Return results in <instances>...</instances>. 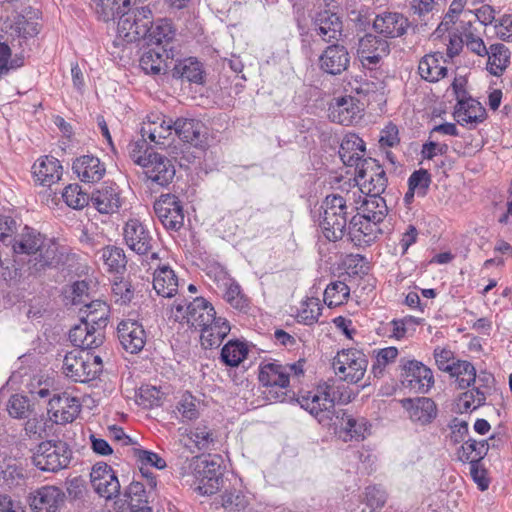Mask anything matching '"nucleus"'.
Here are the masks:
<instances>
[{
  "instance_id": "obj_1",
  "label": "nucleus",
  "mask_w": 512,
  "mask_h": 512,
  "mask_svg": "<svg viewBox=\"0 0 512 512\" xmlns=\"http://www.w3.org/2000/svg\"><path fill=\"white\" fill-rule=\"evenodd\" d=\"M9 246L15 263L27 264L31 274H37L61 262L58 245L36 229L24 226L13 235Z\"/></svg>"
},
{
  "instance_id": "obj_2",
  "label": "nucleus",
  "mask_w": 512,
  "mask_h": 512,
  "mask_svg": "<svg viewBox=\"0 0 512 512\" xmlns=\"http://www.w3.org/2000/svg\"><path fill=\"white\" fill-rule=\"evenodd\" d=\"M81 321L69 332V339L75 347L94 349L104 342L109 306L102 300L91 301L80 309Z\"/></svg>"
},
{
  "instance_id": "obj_3",
  "label": "nucleus",
  "mask_w": 512,
  "mask_h": 512,
  "mask_svg": "<svg viewBox=\"0 0 512 512\" xmlns=\"http://www.w3.org/2000/svg\"><path fill=\"white\" fill-rule=\"evenodd\" d=\"M336 401L348 403L350 395L341 391L339 385L329 382L319 385L315 391H310L298 398L300 406L315 416L319 423H325L332 419V415L335 414Z\"/></svg>"
},
{
  "instance_id": "obj_4",
  "label": "nucleus",
  "mask_w": 512,
  "mask_h": 512,
  "mask_svg": "<svg viewBox=\"0 0 512 512\" xmlns=\"http://www.w3.org/2000/svg\"><path fill=\"white\" fill-rule=\"evenodd\" d=\"M323 214L320 227L329 241H337L344 236L347 226V201L341 195H328L322 204Z\"/></svg>"
},
{
  "instance_id": "obj_5",
  "label": "nucleus",
  "mask_w": 512,
  "mask_h": 512,
  "mask_svg": "<svg viewBox=\"0 0 512 512\" xmlns=\"http://www.w3.org/2000/svg\"><path fill=\"white\" fill-rule=\"evenodd\" d=\"M152 24V12L147 6L128 9L118 17L117 40L134 43L145 39Z\"/></svg>"
},
{
  "instance_id": "obj_6",
  "label": "nucleus",
  "mask_w": 512,
  "mask_h": 512,
  "mask_svg": "<svg viewBox=\"0 0 512 512\" xmlns=\"http://www.w3.org/2000/svg\"><path fill=\"white\" fill-rule=\"evenodd\" d=\"M356 209L358 213L351 218L350 227L364 235L373 233L372 225L383 222L388 213L386 201L379 195H366Z\"/></svg>"
},
{
  "instance_id": "obj_7",
  "label": "nucleus",
  "mask_w": 512,
  "mask_h": 512,
  "mask_svg": "<svg viewBox=\"0 0 512 512\" xmlns=\"http://www.w3.org/2000/svg\"><path fill=\"white\" fill-rule=\"evenodd\" d=\"M71 458L72 451L66 442L49 440L38 445L33 463L40 470L57 472L66 468Z\"/></svg>"
},
{
  "instance_id": "obj_8",
  "label": "nucleus",
  "mask_w": 512,
  "mask_h": 512,
  "mask_svg": "<svg viewBox=\"0 0 512 512\" xmlns=\"http://www.w3.org/2000/svg\"><path fill=\"white\" fill-rule=\"evenodd\" d=\"M123 236L126 245L140 256H146L151 260H159L156 251L157 240L151 231L138 219H129L123 228Z\"/></svg>"
},
{
  "instance_id": "obj_9",
  "label": "nucleus",
  "mask_w": 512,
  "mask_h": 512,
  "mask_svg": "<svg viewBox=\"0 0 512 512\" xmlns=\"http://www.w3.org/2000/svg\"><path fill=\"white\" fill-rule=\"evenodd\" d=\"M175 320L186 319V322L195 329L202 330L215 321L216 312L210 302L203 297H196L189 304L175 302Z\"/></svg>"
},
{
  "instance_id": "obj_10",
  "label": "nucleus",
  "mask_w": 512,
  "mask_h": 512,
  "mask_svg": "<svg viewBox=\"0 0 512 512\" xmlns=\"http://www.w3.org/2000/svg\"><path fill=\"white\" fill-rule=\"evenodd\" d=\"M332 365L340 380L358 383L365 375L368 360L363 352L356 349H347L339 352L334 357Z\"/></svg>"
},
{
  "instance_id": "obj_11",
  "label": "nucleus",
  "mask_w": 512,
  "mask_h": 512,
  "mask_svg": "<svg viewBox=\"0 0 512 512\" xmlns=\"http://www.w3.org/2000/svg\"><path fill=\"white\" fill-rule=\"evenodd\" d=\"M286 370L287 368L277 362L261 365L258 378L266 387L264 394L269 401L283 402L285 400L286 389L289 385Z\"/></svg>"
},
{
  "instance_id": "obj_12",
  "label": "nucleus",
  "mask_w": 512,
  "mask_h": 512,
  "mask_svg": "<svg viewBox=\"0 0 512 512\" xmlns=\"http://www.w3.org/2000/svg\"><path fill=\"white\" fill-rule=\"evenodd\" d=\"M192 465L193 474L199 482L197 490L203 495L216 493L223 482L220 458H196Z\"/></svg>"
},
{
  "instance_id": "obj_13",
  "label": "nucleus",
  "mask_w": 512,
  "mask_h": 512,
  "mask_svg": "<svg viewBox=\"0 0 512 512\" xmlns=\"http://www.w3.org/2000/svg\"><path fill=\"white\" fill-rule=\"evenodd\" d=\"M400 379L405 388L416 393H427L434 384L430 368L416 360H400Z\"/></svg>"
},
{
  "instance_id": "obj_14",
  "label": "nucleus",
  "mask_w": 512,
  "mask_h": 512,
  "mask_svg": "<svg viewBox=\"0 0 512 512\" xmlns=\"http://www.w3.org/2000/svg\"><path fill=\"white\" fill-rule=\"evenodd\" d=\"M356 180L361 186V192H365L367 195L381 196L388 183L384 169L373 158L362 161L359 169L356 170Z\"/></svg>"
},
{
  "instance_id": "obj_15",
  "label": "nucleus",
  "mask_w": 512,
  "mask_h": 512,
  "mask_svg": "<svg viewBox=\"0 0 512 512\" xmlns=\"http://www.w3.org/2000/svg\"><path fill=\"white\" fill-rule=\"evenodd\" d=\"M142 168L150 188L155 185L165 187L172 182L175 176V167L171 160L155 152L150 153V158Z\"/></svg>"
},
{
  "instance_id": "obj_16",
  "label": "nucleus",
  "mask_w": 512,
  "mask_h": 512,
  "mask_svg": "<svg viewBox=\"0 0 512 512\" xmlns=\"http://www.w3.org/2000/svg\"><path fill=\"white\" fill-rule=\"evenodd\" d=\"M86 349L74 350L65 355L63 361L64 374L75 382H89L96 377V371L90 364V353Z\"/></svg>"
},
{
  "instance_id": "obj_17",
  "label": "nucleus",
  "mask_w": 512,
  "mask_h": 512,
  "mask_svg": "<svg viewBox=\"0 0 512 512\" xmlns=\"http://www.w3.org/2000/svg\"><path fill=\"white\" fill-rule=\"evenodd\" d=\"M90 477L91 484L99 496L110 500L120 495L119 480L108 464L97 463L94 465Z\"/></svg>"
},
{
  "instance_id": "obj_18",
  "label": "nucleus",
  "mask_w": 512,
  "mask_h": 512,
  "mask_svg": "<svg viewBox=\"0 0 512 512\" xmlns=\"http://www.w3.org/2000/svg\"><path fill=\"white\" fill-rule=\"evenodd\" d=\"M80 410L79 400L63 393L62 395H54L49 400L47 414L53 423L66 424L73 422Z\"/></svg>"
},
{
  "instance_id": "obj_19",
  "label": "nucleus",
  "mask_w": 512,
  "mask_h": 512,
  "mask_svg": "<svg viewBox=\"0 0 512 512\" xmlns=\"http://www.w3.org/2000/svg\"><path fill=\"white\" fill-rule=\"evenodd\" d=\"M358 56L364 67L371 68L390 52L389 42L374 34H365L358 45Z\"/></svg>"
},
{
  "instance_id": "obj_20",
  "label": "nucleus",
  "mask_w": 512,
  "mask_h": 512,
  "mask_svg": "<svg viewBox=\"0 0 512 512\" xmlns=\"http://www.w3.org/2000/svg\"><path fill=\"white\" fill-rule=\"evenodd\" d=\"M154 210L161 223L167 228L178 230L184 222L180 201L175 195L165 194L154 203Z\"/></svg>"
},
{
  "instance_id": "obj_21",
  "label": "nucleus",
  "mask_w": 512,
  "mask_h": 512,
  "mask_svg": "<svg viewBox=\"0 0 512 512\" xmlns=\"http://www.w3.org/2000/svg\"><path fill=\"white\" fill-rule=\"evenodd\" d=\"M118 338L122 347L129 353L140 352L146 342L145 330L138 321L126 319L119 323Z\"/></svg>"
},
{
  "instance_id": "obj_22",
  "label": "nucleus",
  "mask_w": 512,
  "mask_h": 512,
  "mask_svg": "<svg viewBox=\"0 0 512 512\" xmlns=\"http://www.w3.org/2000/svg\"><path fill=\"white\" fill-rule=\"evenodd\" d=\"M350 63V55L344 45H329L319 56V67L322 71L338 75L345 71Z\"/></svg>"
},
{
  "instance_id": "obj_23",
  "label": "nucleus",
  "mask_w": 512,
  "mask_h": 512,
  "mask_svg": "<svg viewBox=\"0 0 512 512\" xmlns=\"http://www.w3.org/2000/svg\"><path fill=\"white\" fill-rule=\"evenodd\" d=\"M408 27V19L397 12H384L377 15L373 21L374 31L386 40L403 36Z\"/></svg>"
},
{
  "instance_id": "obj_24",
  "label": "nucleus",
  "mask_w": 512,
  "mask_h": 512,
  "mask_svg": "<svg viewBox=\"0 0 512 512\" xmlns=\"http://www.w3.org/2000/svg\"><path fill=\"white\" fill-rule=\"evenodd\" d=\"M65 493L57 486H43L32 493L31 507L35 512H56L64 503Z\"/></svg>"
},
{
  "instance_id": "obj_25",
  "label": "nucleus",
  "mask_w": 512,
  "mask_h": 512,
  "mask_svg": "<svg viewBox=\"0 0 512 512\" xmlns=\"http://www.w3.org/2000/svg\"><path fill=\"white\" fill-rule=\"evenodd\" d=\"M329 118L338 124L349 126L361 118L360 102L351 96L340 97L331 105Z\"/></svg>"
},
{
  "instance_id": "obj_26",
  "label": "nucleus",
  "mask_w": 512,
  "mask_h": 512,
  "mask_svg": "<svg viewBox=\"0 0 512 512\" xmlns=\"http://www.w3.org/2000/svg\"><path fill=\"white\" fill-rule=\"evenodd\" d=\"M175 35L176 32L171 21L160 19L154 24L149 25V33L145 39H147L150 44L161 46L167 58H173L175 49L173 41Z\"/></svg>"
},
{
  "instance_id": "obj_27",
  "label": "nucleus",
  "mask_w": 512,
  "mask_h": 512,
  "mask_svg": "<svg viewBox=\"0 0 512 512\" xmlns=\"http://www.w3.org/2000/svg\"><path fill=\"white\" fill-rule=\"evenodd\" d=\"M409 418L421 425L430 423L437 415L435 402L427 397L405 398L400 401Z\"/></svg>"
},
{
  "instance_id": "obj_28",
  "label": "nucleus",
  "mask_w": 512,
  "mask_h": 512,
  "mask_svg": "<svg viewBox=\"0 0 512 512\" xmlns=\"http://www.w3.org/2000/svg\"><path fill=\"white\" fill-rule=\"evenodd\" d=\"M366 152L365 142L356 134L349 133L343 138L339 155L346 166L355 167L356 170L362 164Z\"/></svg>"
},
{
  "instance_id": "obj_29",
  "label": "nucleus",
  "mask_w": 512,
  "mask_h": 512,
  "mask_svg": "<svg viewBox=\"0 0 512 512\" xmlns=\"http://www.w3.org/2000/svg\"><path fill=\"white\" fill-rule=\"evenodd\" d=\"M72 169L81 181L88 183L100 181L106 172L104 163L93 155H84L77 158L73 162Z\"/></svg>"
},
{
  "instance_id": "obj_30",
  "label": "nucleus",
  "mask_w": 512,
  "mask_h": 512,
  "mask_svg": "<svg viewBox=\"0 0 512 512\" xmlns=\"http://www.w3.org/2000/svg\"><path fill=\"white\" fill-rule=\"evenodd\" d=\"M342 21L330 11L320 12L315 19V32L325 42H338L342 37Z\"/></svg>"
},
{
  "instance_id": "obj_31",
  "label": "nucleus",
  "mask_w": 512,
  "mask_h": 512,
  "mask_svg": "<svg viewBox=\"0 0 512 512\" xmlns=\"http://www.w3.org/2000/svg\"><path fill=\"white\" fill-rule=\"evenodd\" d=\"M454 118L460 125L481 123L486 118V110L475 99H459L454 110Z\"/></svg>"
},
{
  "instance_id": "obj_32",
  "label": "nucleus",
  "mask_w": 512,
  "mask_h": 512,
  "mask_svg": "<svg viewBox=\"0 0 512 512\" xmlns=\"http://www.w3.org/2000/svg\"><path fill=\"white\" fill-rule=\"evenodd\" d=\"M173 122L171 119L166 121L163 117L156 116L155 120L148 119L144 122L140 133L144 139H149L150 142L159 146H165V140L172 134Z\"/></svg>"
},
{
  "instance_id": "obj_33",
  "label": "nucleus",
  "mask_w": 512,
  "mask_h": 512,
  "mask_svg": "<svg viewBox=\"0 0 512 512\" xmlns=\"http://www.w3.org/2000/svg\"><path fill=\"white\" fill-rule=\"evenodd\" d=\"M33 173L42 185L50 186L60 180L62 166L58 159L44 156L33 165Z\"/></svg>"
},
{
  "instance_id": "obj_34",
  "label": "nucleus",
  "mask_w": 512,
  "mask_h": 512,
  "mask_svg": "<svg viewBox=\"0 0 512 512\" xmlns=\"http://www.w3.org/2000/svg\"><path fill=\"white\" fill-rule=\"evenodd\" d=\"M178 286V278L169 266H158L155 269L153 274V288L158 295L171 298L176 295Z\"/></svg>"
},
{
  "instance_id": "obj_35",
  "label": "nucleus",
  "mask_w": 512,
  "mask_h": 512,
  "mask_svg": "<svg viewBox=\"0 0 512 512\" xmlns=\"http://www.w3.org/2000/svg\"><path fill=\"white\" fill-rule=\"evenodd\" d=\"M204 124L192 118H177L173 122L175 134L184 142L197 146L202 141Z\"/></svg>"
},
{
  "instance_id": "obj_36",
  "label": "nucleus",
  "mask_w": 512,
  "mask_h": 512,
  "mask_svg": "<svg viewBox=\"0 0 512 512\" xmlns=\"http://www.w3.org/2000/svg\"><path fill=\"white\" fill-rule=\"evenodd\" d=\"M181 442L189 449L194 446L197 451H207L212 449L216 439L211 428L204 423H199L181 439Z\"/></svg>"
},
{
  "instance_id": "obj_37",
  "label": "nucleus",
  "mask_w": 512,
  "mask_h": 512,
  "mask_svg": "<svg viewBox=\"0 0 512 512\" xmlns=\"http://www.w3.org/2000/svg\"><path fill=\"white\" fill-rule=\"evenodd\" d=\"M171 75L175 79L196 84H202L204 81L202 64L192 57L177 61L171 70Z\"/></svg>"
},
{
  "instance_id": "obj_38",
  "label": "nucleus",
  "mask_w": 512,
  "mask_h": 512,
  "mask_svg": "<svg viewBox=\"0 0 512 512\" xmlns=\"http://www.w3.org/2000/svg\"><path fill=\"white\" fill-rule=\"evenodd\" d=\"M336 420L335 425L339 426L345 433L343 437L345 441L352 439L361 440L365 437L368 427L364 418H354L347 412L340 410L336 412Z\"/></svg>"
},
{
  "instance_id": "obj_39",
  "label": "nucleus",
  "mask_w": 512,
  "mask_h": 512,
  "mask_svg": "<svg viewBox=\"0 0 512 512\" xmlns=\"http://www.w3.org/2000/svg\"><path fill=\"white\" fill-rule=\"evenodd\" d=\"M93 206L102 214L116 212L121 206V199L116 187L105 186L90 196Z\"/></svg>"
},
{
  "instance_id": "obj_40",
  "label": "nucleus",
  "mask_w": 512,
  "mask_h": 512,
  "mask_svg": "<svg viewBox=\"0 0 512 512\" xmlns=\"http://www.w3.org/2000/svg\"><path fill=\"white\" fill-rule=\"evenodd\" d=\"M201 331V343L204 348L218 347L230 332V325L225 318L216 317L215 321Z\"/></svg>"
},
{
  "instance_id": "obj_41",
  "label": "nucleus",
  "mask_w": 512,
  "mask_h": 512,
  "mask_svg": "<svg viewBox=\"0 0 512 512\" xmlns=\"http://www.w3.org/2000/svg\"><path fill=\"white\" fill-rule=\"evenodd\" d=\"M510 50L502 43L490 45L487 68L494 76H500L510 63Z\"/></svg>"
},
{
  "instance_id": "obj_42",
  "label": "nucleus",
  "mask_w": 512,
  "mask_h": 512,
  "mask_svg": "<svg viewBox=\"0 0 512 512\" xmlns=\"http://www.w3.org/2000/svg\"><path fill=\"white\" fill-rule=\"evenodd\" d=\"M439 53L425 55L419 62L418 71L420 76L428 82H437L447 74V68L441 66Z\"/></svg>"
},
{
  "instance_id": "obj_43",
  "label": "nucleus",
  "mask_w": 512,
  "mask_h": 512,
  "mask_svg": "<svg viewBox=\"0 0 512 512\" xmlns=\"http://www.w3.org/2000/svg\"><path fill=\"white\" fill-rule=\"evenodd\" d=\"M448 374L455 379L459 389H467L476 382V369L466 360H457L453 363Z\"/></svg>"
},
{
  "instance_id": "obj_44",
  "label": "nucleus",
  "mask_w": 512,
  "mask_h": 512,
  "mask_svg": "<svg viewBox=\"0 0 512 512\" xmlns=\"http://www.w3.org/2000/svg\"><path fill=\"white\" fill-rule=\"evenodd\" d=\"M101 259L111 272L121 273L125 270L127 259L122 248L106 246L99 251Z\"/></svg>"
},
{
  "instance_id": "obj_45",
  "label": "nucleus",
  "mask_w": 512,
  "mask_h": 512,
  "mask_svg": "<svg viewBox=\"0 0 512 512\" xmlns=\"http://www.w3.org/2000/svg\"><path fill=\"white\" fill-rule=\"evenodd\" d=\"M130 5L131 0H98L97 13L103 21L107 22L131 9Z\"/></svg>"
},
{
  "instance_id": "obj_46",
  "label": "nucleus",
  "mask_w": 512,
  "mask_h": 512,
  "mask_svg": "<svg viewBox=\"0 0 512 512\" xmlns=\"http://www.w3.org/2000/svg\"><path fill=\"white\" fill-rule=\"evenodd\" d=\"M489 443L487 441H476L469 439L466 441L458 451V458L462 462H469L480 460L487 454Z\"/></svg>"
},
{
  "instance_id": "obj_47",
  "label": "nucleus",
  "mask_w": 512,
  "mask_h": 512,
  "mask_svg": "<svg viewBox=\"0 0 512 512\" xmlns=\"http://www.w3.org/2000/svg\"><path fill=\"white\" fill-rule=\"evenodd\" d=\"M246 346L239 341H229L221 350V359L228 366H238L247 355Z\"/></svg>"
},
{
  "instance_id": "obj_48",
  "label": "nucleus",
  "mask_w": 512,
  "mask_h": 512,
  "mask_svg": "<svg viewBox=\"0 0 512 512\" xmlns=\"http://www.w3.org/2000/svg\"><path fill=\"white\" fill-rule=\"evenodd\" d=\"M124 502L126 506L146 505L150 497V491L146 490L145 484L139 481H132L125 490Z\"/></svg>"
},
{
  "instance_id": "obj_49",
  "label": "nucleus",
  "mask_w": 512,
  "mask_h": 512,
  "mask_svg": "<svg viewBox=\"0 0 512 512\" xmlns=\"http://www.w3.org/2000/svg\"><path fill=\"white\" fill-rule=\"evenodd\" d=\"M140 67L146 74L158 75L167 68V63L159 50L150 49L140 58Z\"/></svg>"
},
{
  "instance_id": "obj_50",
  "label": "nucleus",
  "mask_w": 512,
  "mask_h": 512,
  "mask_svg": "<svg viewBox=\"0 0 512 512\" xmlns=\"http://www.w3.org/2000/svg\"><path fill=\"white\" fill-rule=\"evenodd\" d=\"M350 288L344 282L336 281L327 286L324 292V302L329 307H335L348 300Z\"/></svg>"
},
{
  "instance_id": "obj_51",
  "label": "nucleus",
  "mask_w": 512,
  "mask_h": 512,
  "mask_svg": "<svg viewBox=\"0 0 512 512\" xmlns=\"http://www.w3.org/2000/svg\"><path fill=\"white\" fill-rule=\"evenodd\" d=\"M62 198L73 209H83L90 202V196L82 191L78 184H70L65 187Z\"/></svg>"
},
{
  "instance_id": "obj_52",
  "label": "nucleus",
  "mask_w": 512,
  "mask_h": 512,
  "mask_svg": "<svg viewBox=\"0 0 512 512\" xmlns=\"http://www.w3.org/2000/svg\"><path fill=\"white\" fill-rule=\"evenodd\" d=\"M53 425L52 420L46 418L44 415H34L30 417L25 423V433L29 438L41 439L47 435V429Z\"/></svg>"
},
{
  "instance_id": "obj_53",
  "label": "nucleus",
  "mask_w": 512,
  "mask_h": 512,
  "mask_svg": "<svg viewBox=\"0 0 512 512\" xmlns=\"http://www.w3.org/2000/svg\"><path fill=\"white\" fill-rule=\"evenodd\" d=\"M24 64V58L19 55L11 57L10 47L0 42V77L7 75L11 70H15Z\"/></svg>"
},
{
  "instance_id": "obj_54",
  "label": "nucleus",
  "mask_w": 512,
  "mask_h": 512,
  "mask_svg": "<svg viewBox=\"0 0 512 512\" xmlns=\"http://www.w3.org/2000/svg\"><path fill=\"white\" fill-rule=\"evenodd\" d=\"M486 391L480 387H475L470 391L464 392L460 398L458 406L463 411L475 410L485 403Z\"/></svg>"
},
{
  "instance_id": "obj_55",
  "label": "nucleus",
  "mask_w": 512,
  "mask_h": 512,
  "mask_svg": "<svg viewBox=\"0 0 512 512\" xmlns=\"http://www.w3.org/2000/svg\"><path fill=\"white\" fill-rule=\"evenodd\" d=\"M431 184V175L425 169H419L414 171L409 179L408 186L410 190H416L418 196L424 197Z\"/></svg>"
},
{
  "instance_id": "obj_56",
  "label": "nucleus",
  "mask_w": 512,
  "mask_h": 512,
  "mask_svg": "<svg viewBox=\"0 0 512 512\" xmlns=\"http://www.w3.org/2000/svg\"><path fill=\"white\" fill-rule=\"evenodd\" d=\"M224 299L235 309L243 311L248 308L249 300L242 293L241 287L237 283H231L224 295Z\"/></svg>"
},
{
  "instance_id": "obj_57",
  "label": "nucleus",
  "mask_w": 512,
  "mask_h": 512,
  "mask_svg": "<svg viewBox=\"0 0 512 512\" xmlns=\"http://www.w3.org/2000/svg\"><path fill=\"white\" fill-rule=\"evenodd\" d=\"M7 410L10 416L14 418H25L30 410V404L27 397L22 395H12L7 404Z\"/></svg>"
},
{
  "instance_id": "obj_58",
  "label": "nucleus",
  "mask_w": 512,
  "mask_h": 512,
  "mask_svg": "<svg viewBox=\"0 0 512 512\" xmlns=\"http://www.w3.org/2000/svg\"><path fill=\"white\" fill-rule=\"evenodd\" d=\"M322 308L317 300L311 299L303 304V308L298 314V321L306 325H312L318 322Z\"/></svg>"
},
{
  "instance_id": "obj_59",
  "label": "nucleus",
  "mask_w": 512,
  "mask_h": 512,
  "mask_svg": "<svg viewBox=\"0 0 512 512\" xmlns=\"http://www.w3.org/2000/svg\"><path fill=\"white\" fill-rule=\"evenodd\" d=\"M398 355L396 347H387L381 349L376 355V361L372 365V373L375 377H380L387 364L394 361Z\"/></svg>"
},
{
  "instance_id": "obj_60",
  "label": "nucleus",
  "mask_w": 512,
  "mask_h": 512,
  "mask_svg": "<svg viewBox=\"0 0 512 512\" xmlns=\"http://www.w3.org/2000/svg\"><path fill=\"white\" fill-rule=\"evenodd\" d=\"M146 140L142 137L141 140L133 142L129 145V157L137 165L143 167L146 161L150 158L148 147L146 146Z\"/></svg>"
},
{
  "instance_id": "obj_61",
  "label": "nucleus",
  "mask_w": 512,
  "mask_h": 512,
  "mask_svg": "<svg viewBox=\"0 0 512 512\" xmlns=\"http://www.w3.org/2000/svg\"><path fill=\"white\" fill-rule=\"evenodd\" d=\"M3 479L9 487L16 486L24 480V469L16 461L9 462L2 470Z\"/></svg>"
},
{
  "instance_id": "obj_62",
  "label": "nucleus",
  "mask_w": 512,
  "mask_h": 512,
  "mask_svg": "<svg viewBox=\"0 0 512 512\" xmlns=\"http://www.w3.org/2000/svg\"><path fill=\"white\" fill-rule=\"evenodd\" d=\"M222 506L230 511H240L245 509L247 501L240 492H226L221 496Z\"/></svg>"
},
{
  "instance_id": "obj_63",
  "label": "nucleus",
  "mask_w": 512,
  "mask_h": 512,
  "mask_svg": "<svg viewBox=\"0 0 512 512\" xmlns=\"http://www.w3.org/2000/svg\"><path fill=\"white\" fill-rule=\"evenodd\" d=\"M434 357L437 364V367L444 371L449 372L451 370L453 363L457 362V358L454 356V353L448 349H440L436 348L434 350Z\"/></svg>"
},
{
  "instance_id": "obj_64",
  "label": "nucleus",
  "mask_w": 512,
  "mask_h": 512,
  "mask_svg": "<svg viewBox=\"0 0 512 512\" xmlns=\"http://www.w3.org/2000/svg\"><path fill=\"white\" fill-rule=\"evenodd\" d=\"M497 36L507 42H512V15H503L495 25Z\"/></svg>"
}]
</instances>
